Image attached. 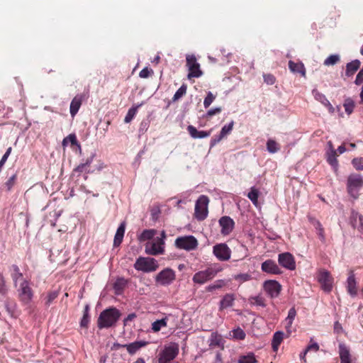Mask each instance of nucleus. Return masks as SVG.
Returning a JSON list of instances; mask_svg holds the SVG:
<instances>
[{"mask_svg":"<svg viewBox=\"0 0 363 363\" xmlns=\"http://www.w3.org/2000/svg\"><path fill=\"white\" fill-rule=\"evenodd\" d=\"M354 83L356 85H360L363 83V67L358 72Z\"/></svg>","mask_w":363,"mask_h":363,"instance_id":"obj_59","label":"nucleus"},{"mask_svg":"<svg viewBox=\"0 0 363 363\" xmlns=\"http://www.w3.org/2000/svg\"><path fill=\"white\" fill-rule=\"evenodd\" d=\"M233 337L237 340H244L245 338V333L243 330L238 328L233 330Z\"/></svg>","mask_w":363,"mask_h":363,"instance_id":"obj_54","label":"nucleus"},{"mask_svg":"<svg viewBox=\"0 0 363 363\" xmlns=\"http://www.w3.org/2000/svg\"><path fill=\"white\" fill-rule=\"evenodd\" d=\"M218 223L221 227L220 233L223 235H230L235 228L234 220L228 216H222L219 219Z\"/></svg>","mask_w":363,"mask_h":363,"instance_id":"obj_15","label":"nucleus"},{"mask_svg":"<svg viewBox=\"0 0 363 363\" xmlns=\"http://www.w3.org/2000/svg\"><path fill=\"white\" fill-rule=\"evenodd\" d=\"M89 321H90L89 315L87 313L83 314V317L80 321V326L82 328H87L89 326Z\"/></svg>","mask_w":363,"mask_h":363,"instance_id":"obj_55","label":"nucleus"},{"mask_svg":"<svg viewBox=\"0 0 363 363\" xmlns=\"http://www.w3.org/2000/svg\"><path fill=\"white\" fill-rule=\"evenodd\" d=\"M8 291L7 287L6 286V281L2 273L0 272V294L1 295L6 294Z\"/></svg>","mask_w":363,"mask_h":363,"instance_id":"obj_52","label":"nucleus"},{"mask_svg":"<svg viewBox=\"0 0 363 363\" xmlns=\"http://www.w3.org/2000/svg\"><path fill=\"white\" fill-rule=\"evenodd\" d=\"M68 143H70L72 145H78L80 147L75 134H69L67 137L65 138L62 140V145L66 146Z\"/></svg>","mask_w":363,"mask_h":363,"instance_id":"obj_43","label":"nucleus"},{"mask_svg":"<svg viewBox=\"0 0 363 363\" xmlns=\"http://www.w3.org/2000/svg\"><path fill=\"white\" fill-rule=\"evenodd\" d=\"M350 222L353 228H356L359 232L363 233V216L354 210H352Z\"/></svg>","mask_w":363,"mask_h":363,"instance_id":"obj_19","label":"nucleus"},{"mask_svg":"<svg viewBox=\"0 0 363 363\" xmlns=\"http://www.w3.org/2000/svg\"><path fill=\"white\" fill-rule=\"evenodd\" d=\"M186 66L189 69L188 79L200 77L203 72L200 69V65L197 62L196 57L194 55H186Z\"/></svg>","mask_w":363,"mask_h":363,"instance_id":"obj_8","label":"nucleus"},{"mask_svg":"<svg viewBox=\"0 0 363 363\" xmlns=\"http://www.w3.org/2000/svg\"><path fill=\"white\" fill-rule=\"evenodd\" d=\"M179 354V347L176 344L164 347L160 353L158 363H170Z\"/></svg>","mask_w":363,"mask_h":363,"instance_id":"obj_7","label":"nucleus"},{"mask_svg":"<svg viewBox=\"0 0 363 363\" xmlns=\"http://www.w3.org/2000/svg\"><path fill=\"white\" fill-rule=\"evenodd\" d=\"M187 86L185 84H183L180 88L176 91L174 95L172 97V101L175 102L180 99L183 96H184L186 93Z\"/></svg>","mask_w":363,"mask_h":363,"instance_id":"obj_41","label":"nucleus"},{"mask_svg":"<svg viewBox=\"0 0 363 363\" xmlns=\"http://www.w3.org/2000/svg\"><path fill=\"white\" fill-rule=\"evenodd\" d=\"M156 234V230L154 229L144 230L143 233L139 235L138 240L140 242H144L146 240H151Z\"/></svg>","mask_w":363,"mask_h":363,"instance_id":"obj_36","label":"nucleus"},{"mask_svg":"<svg viewBox=\"0 0 363 363\" xmlns=\"http://www.w3.org/2000/svg\"><path fill=\"white\" fill-rule=\"evenodd\" d=\"M94 157V155H91L90 157H87L86 160L79 164L77 167H76L74 169V172L82 173L83 172H85L86 173H89V170L86 169L93 162Z\"/></svg>","mask_w":363,"mask_h":363,"instance_id":"obj_30","label":"nucleus"},{"mask_svg":"<svg viewBox=\"0 0 363 363\" xmlns=\"http://www.w3.org/2000/svg\"><path fill=\"white\" fill-rule=\"evenodd\" d=\"M125 230V223L122 222L120 224V225L118 226V228L116 230V233L115 234V236H114V240H113V246L114 247H118L121 244L123 237H124Z\"/></svg>","mask_w":363,"mask_h":363,"instance_id":"obj_25","label":"nucleus"},{"mask_svg":"<svg viewBox=\"0 0 363 363\" xmlns=\"http://www.w3.org/2000/svg\"><path fill=\"white\" fill-rule=\"evenodd\" d=\"M337 154L335 150H332L331 153L328 157V162L332 166H336L337 164V160L336 158Z\"/></svg>","mask_w":363,"mask_h":363,"instance_id":"obj_53","label":"nucleus"},{"mask_svg":"<svg viewBox=\"0 0 363 363\" xmlns=\"http://www.w3.org/2000/svg\"><path fill=\"white\" fill-rule=\"evenodd\" d=\"M9 272H10V275H11V279L13 283V286L15 287H17L18 284L22 280H26V279L23 278V274L21 272V269L17 264H11L9 267Z\"/></svg>","mask_w":363,"mask_h":363,"instance_id":"obj_18","label":"nucleus"},{"mask_svg":"<svg viewBox=\"0 0 363 363\" xmlns=\"http://www.w3.org/2000/svg\"><path fill=\"white\" fill-rule=\"evenodd\" d=\"M141 105H142V104H139V105H137V106H133V107H131V108L128 110V113H127V114H126V116H125V118H124V122H125V123H130V122L133 119V118L135 117V116L136 115V113H137V112H138V108H139Z\"/></svg>","mask_w":363,"mask_h":363,"instance_id":"obj_39","label":"nucleus"},{"mask_svg":"<svg viewBox=\"0 0 363 363\" xmlns=\"http://www.w3.org/2000/svg\"><path fill=\"white\" fill-rule=\"evenodd\" d=\"M264 81L267 84L272 85L275 83L276 79L274 75L271 74H264Z\"/></svg>","mask_w":363,"mask_h":363,"instance_id":"obj_57","label":"nucleus"},{"mask_svg":"<svg viewBox=\"0 0 363 363\" xmlns=\"http://www.w3.org/2000/svg\"><path fill=\"white\" fill-rule=\"evenodd\" d=\"M261 269L262 272L272 274H281V270L277 264V263L272 259H267L264 262H262Z\"/></svg>","mask_w":363,"mask_h":363,"instance_id":"obj_16","label":"nucleus"},{"mask_svg":"<svg viewBox=\"0 0 363 363\" xmlns=\"http://www.w3.org/2000/svg\"><path fill=\"white\" fill-rule=\"evenodd\" d=\"M306 351H311L313 350L314 352H318L319 350V345L316 342H311L310 345H308L306 347Z\"/></svg>","mask_w":363,"mask_h":363,"instance_id":"obj_61","label":"nucleus"},{"mask_svg":"<svg viewBox=\"0 0 363 363\" xmlns=\"http://www.w3.org/2000/svg\"><path fill=\"white\" fill-rule=\"evenodd\" d=\"M235 299V295L233 294H226L220 301L219 310L223 311V309L230 307L233 305Z\"/></svg>","mask_w":363,"mask_h":363,"instance_id":"obj_26","label":"nucleus"},{"mask_svg":"<svg viewBox=\"0 0 363 363\" xmlns=\"http://www.w3.org/2000/svg\"><path fill=\"white\" fill-rule=\"evenodd\" d=\"M340 60L337 55H331L327 57L324 61V65L327 66L334 65Z\"/></svg>","mask_w":363,"mask_h":363,"instance_id":"obj_48","label":"nucleus"},{"mask_svg":"<svg viewBox=\"0 0 363 363\" xmlns=\"http://www.w3.org/2000/svg\"><path fill=\"white\" fill-rule=\"evenodd\" d=\"M216 289L223 288L227 284V282L223 279H218L214 282Z\"/></svg>","mask_w":363,"mask_h":363,"instance_id":"obj_63","label":"nucleus"},{"mask_svg":"<svg viewBox=\"0 0 363 363\" xmlns=\"http://www.w3.org/2000/svg\"><path fill=\"white\" fill-rule=\"evenodd\" d=\"M312 224L315 227V228L317 230L318 235L321 240L322 242H325V230L323 227L322 226L320 222L315 219H312L311 220Z\"/></svg>","mask_w":363,"mask_h":363,"instance_id":"obj_31","label":"nucleus"},{"mask_svg":"<svg viewBox=\"0 0 363 363\" xmlns=\"http://www.w3.org/2000/svg\"><path fill=\"white\" fill-rule=\"evenodd\" d=\"M215 99L216 96L211 91H209L203 101L204 107L206 108H208Z\"/></svg>","mask_w":363,"mask_h":363,"instance_id":"obj_51","label":"nucleus"},{"mask_svg":"<svg viewBox=\"0 0 363 363\" xmlns=\"http://www.w3.org/2000/svg\"><path fill=\"white\" fill-rule=\"evenodd\" d=\"M16 291L18 298L23 306L29 305L34 296L32 282L30 280H22L18 285Z\"/></svg>","mask_w":363,"mask_h":363,"instance_id":"obj_2","label":"nucleus"},{"mask_svg":"<svg viewBox=\"0 0 363 363\" xmlns=\"http://www.w3.org/2000/svg\"><path fill=\"white\" fill-rule=\"evenodd\" d=\"M352 164L356 169L363 170V157L354 158Z\"/></svg>","mask_w":363,"mask_h":363,"instance_id":"obj_50","label":"nucleus"},{"mask_svg":"<svg viewBox=\"0 0 363 363\" xmlns=\"http://www.w3.org/2000/svg\"><path fill=\"white\" fill-rule=\"evenodd\" d=\"M223 138H224L223 137H221V135L219 134L218 135H215L214 137H213L211 140V146L213 147L214 145H216L217 143H218Z\"/></svg>","mask_w":363,"mask_h":363,"instance_id":"obj_62","label":"nucleus"},{"mask_svg":"<svg viewBox=\"0 0 363 363\" xmlns=\"http://www.w3.org/2000/svg\"><path fill=\"white\" fill-rule=\"evenodd\" d=\"M279 264L289 269L294 270L296 269V261L294 256L290 252H284L278 255Z\"/></svg>","mask_w":363,"mask_h":363,"instance_id":"obj_12","label":"nucleus"},{"mask_svg":"<svg viewBox=\"0 0 363 363\" xmlns=\"http://www.w3.org/2000/svg\"><path fill=\"white\" fill-rule=\"evenodd\" d=\"M177 248L191 251L198 246V241L193 235L178 237L174 242Z\"/></svg>","mask_w":363,"mask_h":363,"instance_id":"obj_6","label":"nucleus"},{"mask_svg":"<svg viewBox=\"0 0 363 363\" xmlns=\"http://www.w3.org/2000/svg\"><path fill=\"white\" fill-rule=\"evenodd\" d=\"M221 111H222V109L220 107L214 108H212V109H210L209 111H208L206 115L208 117H211L216 114L220 113L221 112Z\"/></svg>","mask_w":363,"mask_h":363,"instance_id":"obj_60","label":"nucleus"},{"mask_svg":"<svg viewBox=\"0 0 363 363\" xmlns=\"http://www.w3.org/2000/svg\"><path fill=\"white\" fill-rule=\"evenodd\" d=\"M266 146L267 151L272 154L277 152L281 149L280 144L273 139H269L267 141Z\"/></svg>","mask_w":363,"mask_h":363,"instance_id":"obj_33","label":"nucleus"},{"mask_svg":"<svg viewBox=\"0 0 363 363\" xmlns=\"http://www.w3.org/2000/svg\"><path fill=\"white\" fill-rule=\"evenodd\" d=\"M153 73L152 69H149L148 67L143 68L139 73V77L141 78H147L150 76V74Z\"/></svg>","mask_w":363,"mask_h":363,"instance_id":"obj_56","label":"nucleus"},{"mask_svg":"<svg viewBox=\"0 0 363 363\" xmlns=\"http://www.w3.org/2000/svg\"><path fill=\"white\" fill-rule=\"evenodd\" d=\"M187 131L194 139L203 138L210 136L211 131L198 130L194 125H189Z\"/></svg>","mask_w":363,"mask_h":363,"instance_id":"obj_24","label":"nucleus"},{"mask_svg":"<svg viewBox=\"0 0 363 363\" xmlns=\"http://www.w3.org/2000/svg\"><path fill=\"white\" fill-rule=\"evenodd\" d=\"M58 292L56 291H49L45 298V305L49 306L52 302L58 296Z\"/></svg>","mask_w":363,"mask_h":363,"instance_id":"obj_47","label":"nucleus"},{"mask_svg":"<svg viewBox=\"0 0 363 363\" xmlns=\"http://www.w3.org/2000/svg\"><path fill=\"white\" fill-rule=\"evenodd\" d=\"M121 313L116 308H109L104 310L97 320L98 327L108 328L114 326L121 317Z\"/></svg>","mask_w":363,"mask_h":363,"instance_id":"obj_1","label":"nucleus"},{"mask_svg":"<svg viewBox=\"0 0 363 363\" xmlns=\"http://www.w3.org/2000/svg\"><path fill=\"white\" fill-rule=\"evenodd\" d=\"M213 253L219 261L224 262L230 259L231 250L227 244L219 243L213 246Z\"/></svg>","mask_w":363,"mask_h":363,"instance_id":"obj_9","label":"nucleus"},{"mask_svg":"<svg viewBox=\"0 0 363 363\" xmlns=\"http://www.w3.org/2000/svg\"><path fill=\"white\" fill-rule=\"evenodd\" d=\"M318 281L321 286V289L327 293L333 289V278L330 273L325 269L320 270L318 275Z\"/></svg>","mask_w":363,"mask_h":363,"instance_id":"obj_10","label":"nucleus"},{"mask_svg":"<svg viewBox=\"0 0 363 363\" xmlns=\"http://www.w3.org/2000/svg\"><path fill=\"white\" fill-rule=\"evenodd\" d=\"M255 355L253 352H249L245 355H240L238 363H257Z\"/></svg>","mask_w":363,"mask_h":363,"instance_id":"obj_35","label":"nucleus"},{"mask_svg":"<svg viewBox=\"0 0 363 363\" xmlns=\"http://www.w3.org/2000/svg\"><path fill=\"white\" fill-rule=\"evenodd\" d=\"M247 196L256 207L259 206L258 198L259 196V191L257 189L252 187Z\"/></svg>","mask_w":363,"mask_h":363,"instance_id":"obj_34","label":"nucleus"},{"mask_svg":"<svg viewBox=\"0 0 363 363\" xmlns=\"http://www.w3.org/2000/svg\"><path fill=\"white\" fill-rule=\"evenodd\" d=\"M233 125L234 122L233 121L228 125H224L219 133L221 137L225 138L226 135L230 134L233 128Z\"/></svg>","mask_w":363,"mask_h":363,"instance_id":"obj_46","label":"nucleus"},{"mask_svg":"<svg viewBox=\"0 0 363 363\" xmlns=\"http://www.w3.org/2000/svg\"><path fill=\"white\" fill-rule=\"evenodd\" d=\"M347 290L351 296H355L357 294V281L353 271H350L347 279Z\"/></svg>","mask_w":363,"mask_h":363,"instance_id":"obj_21","label":"nucleus"},{"mask_svg":"<svg viewBox=\"0 0 363 363\" xmlns=\"http://www.w3.org/2000/svg\"><path fill=\"white\" fill-rule=\"evenodd\" d=\"M126 285V281L123 279H118L113 284L114 293L116 295H121L123 292V290Z\"/></svg>","mask_w":363,"mask_h":363,"instance_id":"obj_32","label":"nucleus"},{"mask_svg":"<svg viewBox=\"0 0 363 363\" xmlns=\"http://www.w3.org/2000/svg\"><path fill=\"white\" fill-rule=\"evenodd\" d=\"M175 279V272L170 268H166L157 274L155 281L162 286H167L172 283Z\"/></svg>","mask_w":363,"mask_h":363,"instance_id":"obj_11","label":"nucleus"},{"mask_svg":"<svg viewBox=\"0 0 363 363\" xmlns=\"http://www.w3.org/2000/svg\"><path fill=\"white\" fill-rule=\"evenodd\" d=\"M212 274L208 272L207 268L205 270L199 271L195 273L192 277L194 284H203L206 282L213 279Z\"/></svg>","mask_w":363,"mask_h":363,"instance_id":"obj_17","label":"nucleus"},{"mask_svg":"<svg viewBox=\"0 0 363 363\" xmlns=\"http://www.w3.org/2000/svg\"><path fill=\"white\" fill-rule=\"evenodd\" d=\"M167 322L166 318L160 320H157L156 321L152 323V330L154 333H157L161 330L162 328L167 327Z\"/></svg>","mask_w":363,"mask_h":363,"instance_id":"obj_38","label":"nucleus"},{"mask_svg":"<svg viewBox=\"0 0 363 363\" xmlns=\"http://www.w3.org/2000/svg\"><path fill=\"white\" fill-rule=\"evenodd\" d=\"M209 199L207 196L201 195L199 197L195 204L194 217L199 221L207 218Z\"/></svg>","mask_w":363,"mask_h":363,"instance_id":"obj_4","label":"nucleus"},{"mask_svg":"<svg viewBox=\"0 0 363 363\" xmlns=\"http://www.w3.org/2000/svg\"><path fill=\"white\" fill-rule=\"evenodd\" d=\"M361 62L359 60H354L346 65L345 74L347 77L352 76L360 67Z\"/></svg>","mask_w":363,"mask_h":363,"instance_id":"obj_28","label":"nucleus"},{"mask_svg":"<svg viewBox=\"0 0 363 363\" xmlns=\"http://www.w3.org/2000/svg\"><path fill=\"white\" fill-rule=\"evenodd\" d=\"M164 241H162V239L155 240L150 246L148 245L145 247V252L147 255H163L164 252Z\"/></svg>","mask_w":363,"mask_h":363,"instance_id":"obj_14","label":"nucleus"},{"mask_svg":"<svg viewBox=\"0 0 363 363\" xmlns=\"http://www.w3.org/2000/svg\"><path fill=\"white\" fill-rule=\"evenodd\" d=\"M338 353L340 359V363H352L350 350L345 343L341 342L339 344Z\"/></svg>","mask_w":363,"mask_h":363,"instance_id":"obj_20","label":"nucleus"},{"mask_svg":"<svg viewBox=\"0 0 363 363\" xmlns=\"http://www.w3.org/2000/svg\"><path fill=\"white\" fill-rule=\"evenodd\" d=\"M211 274H212L211 277L213 279L217 275L218 273L220 272L223 270V268L218 264H215L209 267H207Z\"/></svg>","mask_w":363,"mask_h":363,"instance_id":"obj_49","label":"nucleus"},{"mask_svg":"<svg viewBox=\"0 0 363 363\" xmlns=\"http://www.w3.org/2000/svg\"><path fill=\"white\" fill-rule=\"evenodd\" d=\"M289 68L293 73H299L301 76H306V69L302 62H295L292 60L289 62Z\"/></svg>","mask_w":363,"mask_h":363,"instance_id":"obj_27","label":"nucleus"},{"mask_svg":"<svg viewBox=\"0 0 363 363\" xmlns=\"http://www.w3.org/2000/svg\"><path fill=\"white\" fill-rule=\"evenodd\" d=\"M148 345V342L147 341H135L130 344L124 345L123 347H125L128 352L130 354H134L136 353L140 348L145 347Z\"/></svg>","mask_w":363,"mask_h":363,"instance_id":"obj_23","label":"nucleus"},{"mask_svg":"<svg viewBox=\"0 0 363 363\" xmlns=\"http://www.w3.org/2000/svg\"><path fill=\"white\" fill-rule=\"evenodd\" d=\"M284 338V333L281 331H277L274 333L272 340V347L274 352H277L279 345Z\"/></svg>","mask_w":363,"mask_h":363,"instance_id":"obj_29","label":"nucleus"},{"mask_svg":"<svg viewBox=\"0 0 363 363\" xmlns=\"http://www.w3.org/2000/svg\"><path fill=\"white\" fill-rule=\"evenodd\" d=\"M314 97L316 100L319 101L320 103H322L324 106L329 107L330 109H333L331 104L330 101L326 99L325 96L317 91H313Z\"/></svg>","mask_w":363,"mask_h":363,"instance_id":"obj_37","label":"nucleus"},{"mask_svg":"<svg viewBox=\"0 0 363 363\" xmlns=\"http://www.w3.org/2000/svg\"><path fill=\"white\" fill-rule=\"evenodd\" d=\"M134 267L138 271L150 272L158 268V264L154 258L140 257L136 259Z\"/></svg>","mask_w":363,"mask_h":363,"instance_id":"obj_5","label":"nucleus"},{"mask_svg":"<svg viewBox=\"0 0 363 363\" xmlns=\"http://www.w3.org/2000/svg\"><path fill=\"white\" fill-rule=\"evenodd\" d=\"M233 279L240 283L247 281L252 279L251 274L248 273H241L233 276Z\"/></svg>","mask_w":363,"mask_h":363,"instance_id":"obj_45","label":"nucleus"},{"mask_svg":"<svg viewBox=\"0 0 363 363\" xmlns=\"http://www.w3.org/2000/svg\"><path fill=\"white\" fill-rule=\"evenodd\" d=\"M84 99L82 94L76 95L71 101L69 111L72 117H74L82 106Z\"/></svg>","mask_w":363,"mask_h":363,"instance_id":"obj_22","label":"nucleus"},{"mask_svg":"<svg viewBox=\"0 0 363 363\" xmlns=\"http://www.w3.org/2000/svg\"><path fill=\"white\" fill-rule=\"evenodd\" d=\"M17 180V174H13L11 176L8 180L4 183V187L5 188L6 191H10L13 186L16 184Z\"/></svg>","mask_w":363,"mask_h":363,"instance_id":"obj_42","label":"nucleus"},{"mask_svg":"<svg viewBox=\"0 0 363 363\" xmlns=\"http://www.w3.org/2000/svg\"><path fill=\"white\" fill-rule=\"evenodd\" d=\"M253 300H254V303L257 306H262V307H264L266 306L265 299L262 296H255V298H253Z\"/></svg>","mask_w":363,"mask_h":363,"instance_id":"obj_58","label":"nucleus"},{"mask_svg":"<svg viewBox=\"0 0 363 363\" xmlns=\"http://www.w3.org/2000/svg\"><path fill=\"white\" fill-rule=\"evenodd\" d=\"M363 186L362 177L359 174H352L347 178V189L349 194L357 199L359 197V190Z\"/></svg>","mask_w":363,"mask_h":363,"instance_id":"obj_3","label":"nucleus"},{"mask_svg":"<svg viewBox=\"0 0 363 363\" xmlns=\"http://www.w3.org/2000/svg\"><path fill=\"white\" fill-rule=\"evenodd\" d=\"M296 315V311L294 308H291L289 309L288 313V316L286 319V321L287 322L285 328L288 330L290 328L292 325L293 320H294Z\"/></svg>","mask_w":363,"mask_h":363,"instance_id":"obj_44","label":"nucleus"},{"mask_svg":"<svg viewBox=\"0 0 363 363\" xmlns=\"http://www.w3.org/2000/svg\"><path fill=\"white\" fill-rule=\"evenodd\" d=\"M136 318V314L132 313L128 315V316L123 320V324L126 325L129 321L133 320Z\"/></svg>","mask_w":363,"mask_h":363,"instance_id":"obj_64","label":"nucleus"},{"mask_svg":"<svg viewBox=\"0 0 363 363\" xmlns=\"http://www.w3.org/2000/svg\"><path fill=\"white\" fill-rule=\"evenodd\" d=\"M343 106L345 108V112L350 115L355 107V103L351 98H347L345 100Z\"/></svg>","mask_w":363,"mask_h":363,"instance_id":"obj_40","label":"nucleus"},{"mask_svg":"<svg viewBox=\"0 0 363 363\" xmlns=\"http://www.w3.org/2000/svg\"><path fill=\"white\" fill-rule=\"evenodd\" d=\"M263 287L271 298L277 297L281 290V284L275 280L265 281Z\"/></svg>","mask_w":363,"mask_h":363,"instance_id":"obj_13","label":"nucleus"}]
</instances>
